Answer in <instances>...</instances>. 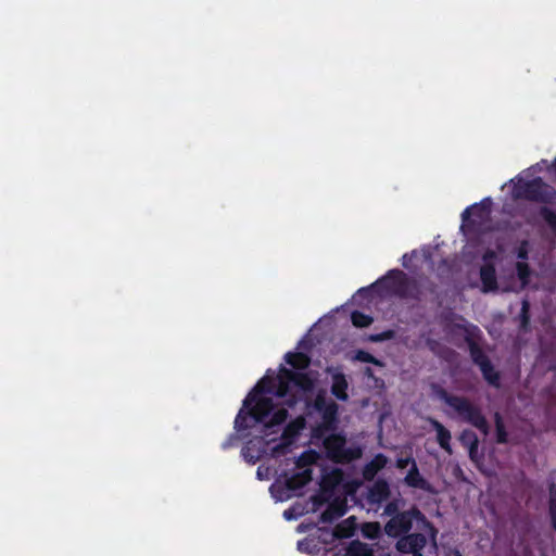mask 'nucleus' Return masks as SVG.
<instances>
[{"label":"nucleus","mask_w":556,"mask_h":556,"mask_svg":"<svg viewBox=\"0 0 556 556\" xmlns=\"http://www.w3.org/2000/svg\"><path fill=\"white\" fill-rule=\"evenodd\" d=\"M346 556H375L374 549L359 540L352 541L346 547Z\"/></svg>","instance_id":"nucleus-23"},{"label":"nucleus","mask_w":556,"mask_h":556,"mask_svg":"<svg viewBox=\"0 0 556 556\" xmlns=\"http://www.w3.org/2000/svg\"><path fill=\"white\" fill-rule=\"evenodd\" d=\"M407 257H408V255H407V254H404V255H403V257H402V260H403V263H402V264H403V266H404V267H407V266H408V265H407V262H408V258H407Z\"/></svg>","instance_id":"nucleus-39"},{"label":"nucleus","mask_w":556,"mask_h":556,"mask_svg":"<svg viewBox=\"0 0 556 556\" xmlns=\"http://www.w3.org/2000/svg\"><path fill=\"white\" fill-rule=\"evenodd\" d=\"M355 530L356 518L351 516L336 526L333 535L338 539H349L354 535Z\"/></svg>","instance_id":"nucleus-21"},{"label":"nucleus","mask_w":556,"mask_h":556,"mask_svg":"<svg viewBox=\"0 0 556 556\" xmlns=\"http://www.w3.org/2000/svg\"><path fill=\"white\" fill-rule=\"evenodd\" d=\"M429 387L432 397L453 408L463 421L471 425L484 435L489 434L490 425L479 406L465 396L450 394L440 383L431 382Z\"/></svg>","instance_id":"nucleus-2"},{"label":"nucleus","mask_w":556,"mask_h":556,"mask_svg":"<svg viewBox=\"0 0 556 556\" xmlns=\"http://www.w3.org/2000/svg\"><path fill=\"white\" fill-rule=\"evenodd\" d=\"M314 387L315 380L311 374L293 371L280 365L279 372L276 376L266 375L263 377L245 396V415L249 408V414L257 421L265 424L275 408L273 399L267 395L273 394L278 397H285L292 388L303 392H311Z\"/></svg>","instance_id":"nucleus-1"},{"label":"nucleus","mask_w":556,"mask_h":556,"mask_svg":"<svg viewBox=\"0 0 556 556\" xmlns=\"http://www.w3.org/2000/svg\"><path fill=\"white\" fill-rule=\"evenodd\" d=\"M530 303L528 300H522L521 302V309L519 314L520 319V330L527 331L530 326Z\"/></svg>","instance_id":"nucleus-29"},{"label":"nucleus","mask_w":556,"mask_h":556,"mask_svg":"<svg viewBox=\"0 0 556 556\" xmlns=\"http://www.w3.org/2000/svg\"><path fill=\"white\" fill-rule=\"evenodd\" d=\"M283 515H285V517H286L287 519H289V518H290V517H289V511H288V510H285Z\"/></svg>","instance_id":"nucleus-43"},{"label":"nucleus","mask_w":556,"mask_h":556,"mask_svg":"<svg viewBox=\"0 0 556 556\" xmlns=\"http://www.w3.org/2000/svg\"><path fill=\"white\" fill-rule=\"evenodd\" d=\"M233 424L235 432L229 434V437L222 443L223 450L237 447L243 441V404L239 408Z\"/></svg>","instance_id":"nucleus-11"},{"label":"nucleus","mask_w":556,"mask_h":556,"mask_svg":"<svg viewBox=\"0 0 556 556\" xmlns=\"http://www.w3.org/2000/svg\"><path fill=\"white\" fill-rule=\"evenodd\" d=\"M365 375L368 376V377H371L372 376L371 368L367 367L366 370H365Z\"/></svg>","instance_id":"nucleus-40"},{"label":"nucleus","mask_w":556,"mask_h":556,"mask_svg":"<svg viewBox=\"0 0 556 556\" xmlns=\"http://www.w3.org/2000/svg\"><path fill=\"white\" fill-rule=\"evenodd\" d=\"M514 197L531 202L551 204L556 199V190L541 177L519 182L514 188Z\"/></svg>","instance_id":"nucleus-7"},{"label":"nucleus","mask_w":556,"mask_h":556,"mask_svg":"<svg viewBox=\"0 0 556 556\" xmlns=\"http://www.w3.org/2000/svg\"><path fill=\"white\" fill-rule=\"evenodd\" d=\"M351 321L356 328H366L372 324L374 318L361 311H353L351 313Z\"/></svg>","instance_id":"nucleus-27"},{"label":"nucleus","mask_w":556,"mask_h":556,"mask_svg":"<svg viewBox=\"0 0 556 556\" xmlns=\"http://www.w3.org/2000/svg\"><path fill=\"white\" fill-rule=\"evenodd\" d=\"M318 458L319 454L316 451H305L296 459V467L301 470L309 468V466L315 464L318 460Z\"/></svg>","instance_id":"nucleus-24"},{"label":"nucleus","mask_w":556,"mask_h":556,"mask_svg":"<svg viewBox=\"0 0 556 556\" xmlns=\"http://www.w3.org/2000/svg\"><path fill=\"white\" fill-rule=\"evenodd\" d=\"M427 536L424 533H406L397 538L395 548L401 554L422 552L427 545Z\"/></svg>","instance_id":"nucleus-9"},{"label":"nucleus","mask_w":556,"mask_h":556,"mask_svg":"<svg viewBox=\"0 0 556 556\" xmlns=\"http://www.w3.org/2000/svg\"><path fill=\"white\" fill-rule=\"evenodd\" d=\"M240 454L243 455V446H241Z\"/></svg>","instance_id":"nucleus-46"},{"label":"nucleus","mask_w":556,"mask_h":556,"mask_svg":"<svg viewBox=\"0 0 556 556\" xmlns=\"http://www.w3.org/2000/svg\"><path fill=\"white\" fill-rule=\"evenodd\" d=\"M548 513H556V484H549Z\"/></svg>","instance_id":"nucleus-36"},{"label":"nucleus","mask_w":556,"mask_h":556,"mask_svg":"<svg viewBox=\"0 0 556 556\" xmlns=\"http://www.w3.org/2000/svg\"><path fill=\"white\" fill-rule=\"evenodd\" d=\"M287 410L283 408H278L273 410L271 415L269 416L268 420L265 424L269 425H280L282 424L287 418Z\"/></svg>","instance_id":"nucleus-33"},{"label":"nucleus","mask_w":556,"mask_h":556,"mask_svg":"<svg viewBox=\"0 0 556 556\" xmlns=\"http://www.w3.org/2000/svg\"><path fill=\"white\" fill-rule=\"evenodd\" d=\"M285 361L298 370H305L311 365V357L302 352H288L285 355Z\"/></svg>","instance_id":"nucleus-20"},{"label":"nucleus","mask_w":556,"mask_h":556,"mask_svg":"<svg viewBox=\"0 0 556 556\" xmlns=\"http://www.w3.org/2000/svg\"><path fill=\"white\" fill-rule=\"evenodd\" d=\"M496 442L498 444H506L508 442V433L506 431L503 418L500 413L494 415Z\"/></svg>","instance_id":"nucleus-26"},{"label":"nucleus","mask_w":556,"mask_h":556,"mask_svg":"<svg viewBox=\"0 0 556 556\" xmlns=\"http://www.w3.org/2000/svg\"><path fill=\"white\" fill-rule=\"evenodd\" d=\"M431 426L437 431V441L441 448H443L447 453H452V446H451V432L448 429H446L440 421L437 419L430 420Z\"/></svg>","instance_id":"nucleus-19"},{"label":"nucleus","mask_w":556,"mask_h":556,"mask_svg":"<svg viewBox=\"0 0 556 556\" xmlns=\"http://www.w3.org/2000/svg\"><path fill=\"white\" fill-rule=\"evenodd\" d=\"M374 287L383 289L389 294L400 299L419 301L421 291L415 279L409 278L401 269H390L383 277L378 279Z\"/></svg>","instance_id":"nucleus-4"},{"label":"nucleus","mask_w":556,"mask_h":556,"mask_svg":"<svg viewBox=\"0 0 556 556\" xmlns=\"http://www.w3.org/2000/svg\"><path fill=\"white\" fill-rule=\"evenodd\" d=\"M323 445L327 458L334 464H350L363 456V448L359 445L346 446V437L341 432L325 437Z\"/></svg>","instance_id":"nucleus-6"},{"label":"nucleus","mask_w":556,"mask_h":556,"mask_svg":"<svg viewBox=\"0 0 556 556\" xmlns=\"http://www.w3.org/2000/svg\"><path fill=\"white\" fill-rule=\"evenodd\" d=\"M414 521L420 525V529L426 530L435 540L438 530L417 506H412L409 509L392 516L386 522L383 530L389 538L397 539L413 529Z\"/></svg>","instance_id":"nucleus-3"},{"label":"nucleus","mask_w":556,"mask_h":556,"mask_svg":"<svg viewBox=\"0 0 556 556\" xmlns=\"http://www.w3.org/2000/svg\"><path fill=\"white\" fill-rule=\"evenodd\" d=\"M540 215L556 235V213L547 206H542L540 208Z\"/></svg>","instance_id":"nucleus-30"},{"label":"nucleus","mask_w":556,"mask_h":556,"mask_svg":"<svg viewBox=\"0 0 556 556\" xmlns=\"http://www.w3.org/2000/svg\"><path fill=\"white\" fill-rule=\"evenodd\" d=\"M349 383L348 380L342 372H337L332 375V384H331V393L340 401H346Z\"/></svg>","instance_id":"nucleus-18"},{"label":"nucleus","mask_w":556,"mask_h":556,"mask_svg":"<svg viewBox=\"0 0 556 556\" xmlns=\"http://www.w3.org/2000/svg\"><path fill=\"white\" fill-rule=\"evenodd\" d=\"M516 270L518 279L521 281L522 286L528 285L531 276V268L529 264L526 262H517Z\"/></svg>","instance_id":"nucleus-31"},{"label":"nucleus","mask_w":556,"mask_h":556,"mask_svg":"<svg viewBox=\"0 0 556 556\" xmlns=\"http://www.w3.org/2000/svg\"><path fill=\"white\" fill-rule=\"evenodd\" d=\"M354 358L356 361H359V362H363V363L374 364L376 366H382L383 365L381 361H379L372 354H370L369 352L364 351V350H358L355 353V357Z\"/></svg>","instance_id":"nucleus-32"},{"label":"nucleus","mask_w":556,"mask_h":556,"mask_svg":"<svg viewBox=\"0 0 556 556\" xmlns=\"http://www.w3.org/2000/svg\"><path fill=\"white\" fill-rule=\"evenodd\" d=\"M412 556H424L422 552L412 553Z\"/></svg>","instance_id":"nucleus-42"},{"label":"nucleus","mask_w":556,"mask_h":556,"mask_svg":"<svg viewBox=\"0 0 556 556\" xmlns=\"http://www.w3.org/2000/svg\"><path fill=\"white\" fill-rule=\"evenodd\" d=\"M472 329H473L475 331H480V330H479V328H478L477 326H472Z\"/></svg>","instance_id":"nucleus-44"},{"label":"nucleus","mask_w":556,"mask_h":556,"mask_svg":"<svg viewBox=\"0 0 556 556\" xmlns=\"http://www.w3.org/2000/svg\"><path fill=\"white\" fill-rule=\"evenodd\" d=\"M460 440L464 444L469 445V453H470V456H472V454L477 451L478 445H479V440H478L477 434L471 430H464L460 435Z\"/></svg>","instance_id":"nucleus-28"},{"label":"nucleus","mask_w":556,"mask_h":556,"mask_svg":"<svg viewBox=\"0 0 556 556\" xmlns=\"http://www.w3.org/2000/svg\"><path fill=\"white\" fill-rule=\"evenodd\" d=\"M401 513L402 511H400V500H392L388 502L383 509V515L389 516L390 518Z\"/></svg>","instance_id":"nucleus-34"},{"label":"nucleus","mask_w":556,"mask_h":556,"mask_svg":"<svg viewBox=\"0 0 556 556\" xmlns=\"http://www.w3.org/2000/svg\"><path fill=\"white\" fill-rule=\"evenodd\" d=\"M529 252H528V242L522 241L520 247L517 250V257L521 260V262L528 260Z\"/></svg>","instance_id":"nucleus-37"},{"label":"nucleus","mask_w":556,"mask_h":556,"mask_svg":"<svg viewBox=\"0 0 556 556\" xmlns=\"http://www.w3.org/2000/svg\"><path fill=\"white\" fill-rule=\"evenodd\" d=\"M404 483L410 488L419 489L422 491H432L431 484L420 475L416 462H413V466L404 478Z\"/></svg>","instance_id":"nucleus-15"},{"label":"nucleus","mask_w":556,"mask_h":556,"mask_svg":"<svg viewBox=\"0 0 556 556\" xmlns=\"http://www.w3.org/2000/svg\"><path fill=\"white\" fill-rule=\"evenodd\" d=\"M315 408L321 413L323 422L313 430V437L320 439L325 431H332L337 428L338 405L318 394L315 399Z\"/></svg>","instance_id":"nucleus-8"},{"label":"nucleus","mask_w":556,"mask_h":556,"mask_svg":"<svg viewBox=\"0 0 556 556\" xmlns=\"http://www.w3.org/2000/svg\"><path fill=\"white\" fill-rule=\"evenodd\" d=\"M491 198L475 203L462 213L460 230L465 236H481L488 232L491 222Z\"/></svg>","instance_id":"nucleus-5"},{"label":"nucleus","mask_w":556,"mask_h":556,"mask_svg":"<svg viewBox=\"0 0 556 556\" xmlns=\"http://www.w3.org/2000/svg\"><path fill=\"white\" fill-rule=\"evenodd\" d=\"M391 495L390 484L386 479L379 478L368 488L366 500L370 505H381Z\"/></svg>","instance_id":"nucleus-10"},{"label":"nucleus","mask_w":556,"mask_h":556,"mask_svg":"<svg viewBox=\"0 0 556 556\" xmlns=\"http://www.w3.org/2000/svg\"><path fill=\"white\" fill-rule=\"evenodd\" d=\"M465 342L467 343L470 358L475 365L479 366L490 359L480 344L473 339L472 332L468 331L465 337Z\"/></svg>","instance_id":"nucleus-17"},{"label":"nucleus","mask_w":556,"mask_h":556,"mask_svg":"<svg viewBox=\"0 0 556 556\" xmlns=\"http://www.w3.org/2000/svg\"><path fill=\"white\" fill-rule=\"evenodd\" d=\"M413 462H415V459L412 456L400 457L396 459L395 465H396V468H399V469H405L408 465L413 466Z\"/></svg>","instance_id":"nucleus-38"},{"label":"nucleus","mask_w":556,"mask_h":556,"mask_svg":"<svg viewBox=\"0 0 556 556\" xmlns=\"http://www.w3.org/2000/svg\"><path fill=\"white\" fill-rule=\"evenodd\" d=\"M393 337H394L393 330H386L381 333L371 334L369 337V340L371 342H382V341L391 340Z\"/></svg>","instance_id":"nucleus-35"},{"label":"nucleus","mask_w":556,"mask_h":556,"mask_svg":"<svg viewBox=\"0 0 556 556\" xmlns=\"http://www.w3.org/2000/svg\"><path fill=\"white\" fill-rule=\"evenodd\" d=\"M388 464V457L382 454H376L370 462H368L362 470V476L365 481H374L377 473L382 470Z\"/></svg>","instance_id":"nucleus-12"},{"label":"nucleus","mask_w":556,"mask_h":556,"mask_svg":"<svg viewBox=\"0 0 556 556\" xmlns=\"http://www.w3.org/2000/svg\"><path fill=\"white\" fill-rule=\"evenodd\" d=\"M313 479L311 468L302 469L286 479V486L290 491H296L308 484Z\"/></svg>","instance_id":"nucleus-16"},{"label":"nucleus","mask_w":556,"mask_h":556,"mask_svg":"<svg viewBox=\"0 0 556 556\" xmlns=\"http://www.w3.org/2000/svg\"><path fill=\"white\" fill-rule=\"evenodd\" d=\"M346 513V504L343 501L334 500L328 504L320 514L319 520L323 523H331Z\"/></svg>","instance_id":"nucleus-14"},{"label":"nucleus","mask_w":556,"mask_h":556,"mask_svg":"<svg viewBox=\"0 0 556 556\" xmlns=\"http://www.w3.org/2000/svg\"><path fill=\"white\" fill-rule=\"evenodd\" d=\"M362 535L369 540H376L381 535V526L377 521L365 522L361 528Z\"/></svg>","instance_id":"nucleus-25"},{"label":"nucleus","mask_w":556,"mask_h":556,"mask_svg":"<svg viewBox=\"0 0 556 556\" xmlns=\"http://www.w3.org/2000/svg\"><path fill=\"white\" fill-rule=\"evenodd\" d=\"M482 292H494L498 289L496 269L493 264H484L480 268Z\"/></svg>","instance_id":"nucleus-13"},{"label":"nucleus","mask_w":556,"mask_h":556,"mask_svg":"<svg viewBox=\"0 0 556 556\" xmlns=\"http://www.w3.org/2000/svg\"><path fill=\"white\" fill-rule=\"evenodd\" d=\"M453 556H463V554L458 549H455Z\"/></svg>","instance_id":"nucleus-41"},{"label":"nucleus","mask_w":556,"mask_h":556,"mask_svg":"<svg viewBox=\"0 0 556 556\" xmlns=\"http://www.w3.org/2000/svg\"><path fill=\"white\" fill-rule=\"evenodd\" d=\"M553 166H554V168L556 169V159H555V160H554V162H553Z\"/></svg>","instance_id":"nucleus-45"},{"label":"nucleus","mask_w":556,"mask_h":556,"mask_svg":"<svg viewBox=\"0 0 556 556\" xmlns=\"http://www.w3.org/2000/svg\"><path fill=\"white\" fill-rule=\"evenodd\" d=\"M483 379L492 387L498 388L501 384V375L500 372L494 368L492 362L489 359L485 363H482L478 366Z\"/></svg>","instance_id":"nucleus-22"}]
</instances>
